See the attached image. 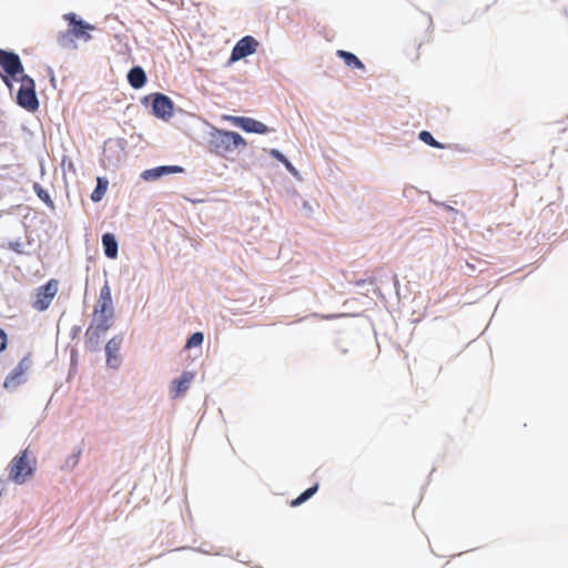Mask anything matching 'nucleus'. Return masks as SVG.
I'll use <instances>...</instances> for the list:
<instances>
[{
	"label": "nucleus",
	"instance_id": "nucleus-1",
	"mask_svg": "<svg viewBox=\"0 0 568 568\" xmlns=\"http://www.w3.org/2000/svg\"><path fill=\"white\" fill-rule=\"evenodd\" d=\"M63 20L69 22L70 29L60 32L57 37V41L61 48L75 49V40H83L85 42L91 40L89 31L95 30V26L88 23L78 18L73 12L64 13Z\"/></svg>",
	"mask_w": 568,
	"mask_h": 568
},
{
	"label": "nucleus",
	"instance_id": "nucleus-2",
	"mask_svg": "<svg viewBox=\"0 0 568 568\" xmlns=\"http://www.w3.org/2000/svg\"><path fill=\"white\" fill-rule=\"evenodd\" d=\"M114 315L111 287L108 282L100 290L98 302L94 306L93 323L95 331L105 333L111 327Z\"/></svg>",
	"mask_w": 568,
	"mask_h": 568
},
{
	"label": "nucleus",
	"instance_id": "nucleus-3",
	"mask_svg": "<svg viewBox=\"0 0 568 568\" xmlns=\"http://www.w3.org/2000/svg\"><path fill=\"white\" fill-rule=\"evenodd\" d=\"M211 146L216 154L229 158L236 150L245 148L246 141L237 132L216 130L212 133Z\"/></svg>",
	"mask_w": 568,
	"mask_h": 568
},
{
	"label": "nucleus",
	"instance_id": "nucleus-4",
	"mask_svg": "<svg viewBox=\"0 0 568 568\" xmlns=\"http://www.w3.org/2000/svg\"><path fill=\"white\" fill-rule=\"evenodd\" d=\"M36 464V458L31 456L29 449L22 450L8 466L9 479L18 485L24 484L33 475Z\"/></svg>",
	"mask_w": 568,
	"mask_h": 568
},
{
	"label": "nucleus",
	"instance_id": "nucleus-5",
	"mask_svg": "<svg viewBox=\"0 0 568 568\" xmlns=\"http://www.w3.org/2000/svg\"><path fill=\"white\" fill-rule=\"evenodd\" d=\"M0 67L3 70V73L0 72L1 79L11 89L12 79L17 80V77L23 72L19 55L0 49Z\"/></svg>",
	"mask_w": 568,
	"mask_h": 568
},
{
	"label": "nucleus",
	"instance_id": "nucleus-6",
	"mask_svg": "<svg viewBox=\"0 0 568 568\" xmlns=\"http://www.w3.org/2000/svg\"><path fill=\"white\" fill-rule=\"evenodd\" d=\"M20 89L18 91V104L29 111H36L39 108V101L36 94V84L29 75L22 74L20 78Z\"/></svg>",
	"mask_w": 568,
	"mask_h": 568
},
{
	"label": "nucleus",
	"instance_id": "nucleus-7",
	"mask_svg": "<svg viewBox=\"0 0 568 568\" xmlns=\"http://www.w3.org/2000/svg\"><path fill=\"white\" fill-rule=\"evenodd\" d=\"M58 288H59L58 280H54V278L49 280L44 285L37 288L36 298L32 303V306L37 311H40V312L45 311L50 306L54 296L57 295Z\"/></svg>",
	"mask_w": 568,
	"mask_h": 568
},
{
	"label": "nucleus",
	"instance_id": "nucleus-8",
	"mask_svg": "<svg viewBox=\"0 0 568 568\" xmlns=\"http://www.w3.org/2000/svg\"><path fill=\"white\" fill-rule=\"evenodd\" d=\"M32 361L30 355L24 356L4 379V387H16L23 381V375L30 369Z\"/></svg>",
	"mask_w": 568,
	"mask_h": 568
},
{
	"label": "nucleus",
	"instance_id": "nucleus-9",
	"mask_svg": "<svg viewBox=\"0 0 568 568\" xmlns=\"http://www.w3.org/2000/svg\"><path fill=\"white\" fill-rule=\"evenodd\" d=\"M152 110L155 116L169 119L173 115V102L169 97L155 93L152 95Z\"/></svg>",
	"mask_w": 568,
	"mask_h": 568
},
{
	"label": "nucleus",
	"instance_id": "nucleus-10",
	"mask_svg": "<svg viewBox=\"0 0 568 568\" xmlns=\"http://www.w3.org/2000/svg\"><path fill=\"white\" fill-rule=\"evenodd\" d=\"M257 47L258 42L253 37L246 36L237 41V43L234 45L231 53V60L237 61L250 54H253Z\"/></svg>",
	"mask_w": 568,
	"mask_h": 568
},
{
	"label": "nucleus",
	"instance_id": "nucleus-11",
	"mask_svg": "<svg viewBox=\"0 0 568 568\" xmlns=\"http://www.w3.org/2000/svg\"><path fill=\"white\" fill-rule=\"evenodd\" d=\"M225 119H227L234 125L240 126L245 132H252V133H258V134H264V133L268 132V128L264 123H262L257 120H254L252 118L229 115V116H225Z\"/></svg>",
	"mask_w": 568,
	"mask_h": 568
},
{
	"label": "nucleus",
	"instance_id": "nucleus-12",
	"mask_svg": "<svg viewBox=\"0 0 568 568\" xmlns=\"http://www.w3.org/2000/svg\"><path fill=\"white\" fill-rule=\"evenodd\" d=\"M195 374L193 372H183L182 375L172 381L170 384V394L172 398H179L182 396L193 382Z\"/></svg>",
	"mask_w": 568,
	"mask_h": 568
},
{
	"label": "nucleus",
	"instance_id": "nucleus-13",
	"mask_svg": "<svg viewBox=\"0 0 568 568\" xmlns=\"http://www.w3.org/2000/svg\"><path fill=\"white\" fill-rule=\"evenodd\" d=\"M128 80L131 87H133L134 89H140L144 85L146 81V75L142 68L134 67L130 70L128 74Z\"/></svg>",
	"mask_w": 568,
	"mask_h": 568
},
{
	"label": "nucleus",
	"instance_id": "nucleus-14",
	"mask_svg": "<svg viewBox=\"0 0 568 568\" xmlns=\"http://www.w3.org/2000/svg\"><path fill=\"white\" fill-rule=\"evenodd\" d=\"M102 244L104 247V253L109 258H115L118 256V242L113 234H103Z\"/></svg>",
	"mask_w": 568,
	"mask_h": 568
},
{
	"label": "nucleus",
	"instance_id": "nucleus-15",
	"mask_svg": "<svg viewBox=\"0 0 568 568\" xmlns=\"http://www.w3.org/2000/svg\"><path fill=\"white\" fill-rule=\"evenodd\" d=\"M336 54L352 69H364L363 62L352 52L337 50Z\"/></svg>",
	"mask_w": 568,
	"mask_h": 568
},
{
	"label": "nucleus",
	"instance_id": "nucleus-16",
	"mask_svg": "<svg viewBox=\"0 0 568 568\" xmlns=\"http://www.w3.org/2000/svg\"><path fill=\"white\" fill-rule=\"evenodd\" d=\"M109 182L104 178H98L97 187L91 193V200L93 202H99L104 196L108 190Z\"/></svg>",
	"mask_w": 568,
	"mask_h": 568
},
{
	"label": "nucleus",
	"instance_id": "nucleus-17",
	"mask_svg": "<svg viewBox=\"0 0 568 568\" xmlns=\"http://www.w3.org/2000/svg\"><path fill=\"white\" fill-rule=\"evenodd\" d=\"M121 341L116 338H111L106 345H105V352L108 355V364L111 366H115V364L112 363V358L116 361V353L120 348Z\"/></svg>",
	"mask_w": 568,
	"mask_h": 568
},
{
	"label": "nucleus",
	"instance_id": "nucleus-18",
	"mask_svg": "<svg viewBox=\"0 0 568 568\" xmlns=\"http://www.w3.org/2000/svg\"><path fill=\"white\" fill-rule=\"evenodd\" d=\"M268 154L277 161L282 162L291 174L297 175V170L277 149H271Z\"/></svg>",
	"mask_w": 568,
	"mask_h": 568
},
{
	"label": "nucleus",
	"instance_id": "nucleus-19",
	"mask_svg": "<svg viewBox=\"0 0 568 568\" xmlns=\"http://www.w3.org/2000/svg\"><path fill=\"white\" fill-rule=\"evenodd\" d=\"M318 489V484H315L313 487H310L304 493H302L298 497L293 499L291 501L292 507H296L305 503L307 499H310Z\"/></svg>",
	"mask_w": 568,
	"mask_h": 568
},
{
	"label": "nucleus",
	"instance_id": "nucleus-20",
	"mask_svg": "<svg viewBox=\"0 0 568 568\" xmlns=\"http://www.w3.org/2000/svg\"><path fill=\"white\" fill-rule=\"evenodd\" d=\"M33 191L36 192V194L38 195V197L43 202L45 203L49 207L53 209L54 207V203L50 196V194L39 184V183H34L33 184Z\"/></svg>",
	"mask_w": 568,
	"mask_h": 568
},
{
	"label": "nucleus",
	"instance_id": "nucleus-21",
	"mask_svg": "<svg viewBox=\"0 0 568 568\" xmlns=\"http://www.w3.org/2000/svg\"><path fill=\"white\" fill-rule=\"evenodd\" d=\"M419 139H420L424 143H426V144H428V145H430V146H433V148H437V149H443V148H444V145H443L442 143L437 142V141L434 139V136H433L428 131H422V132L419 133Z\"/></svg>",
	"mask_w": 568,
	"mask_h": 568
},
{
	"label": "nucleus",
	"instance_id": "nucleus-22",
	"mask_svg": "<svg viewBox=\"0 0 568 568\" xmlns=\"http://www.w3.org/2000/svg\"><path fill=\"white\" fill-rule=\"evenodd\" d=\"M203 339H204L203 334L201 332H195L186 341L185 348L190 349L192 347L200 346L203 343Z\"/></svg>",
	"mask_w": 568,
	"mask_h": 568
},
{
	"label": "nucleus",
	"instance_id": "nucleus-23",
	"mask_svg": "<svg viewBox=\"0 0 568 568\" xmlns=\"http://www.w3.org/2000/svg\"><path fill=\"white\" fill-rule=\"evenodd\" d=\"M160 176H161V172H160L159 168L145 170L142 173V178L144 180H155V179H159Z\"/></svg>",
	"mask_w": 568,
	"mask_h": 568
},
{
	"label": "nucleus",
	"instance_id": "nucleus-24",
	"mask_svg": "<svg viewBox=\"0 0 568 568\" xmlns=\"http://www.w3.org/2000/svg\"><path fill=\"white\" fill-rule=\"evenodd\" d=\"M158 168L161 172V176L164 174L180 173L183 171V169L181 166H176V165H164V166H158Z\"/></svg>",
	"mask_w": 568,
	"mask_h": 568
},
{
	"label": "nucleus",
	"instance_id": "nucleus-25",
	"mask_svg": "<svg viewBox=\"0 0 568 568\" xmlns=\"http://www.w3.org/2000/svg\"><path fill=\"white\" fill-rule=\"evenodd\" d=\"M7 346V334L3 329L0 328V352H2Z\"/></svg>",
	"mask_w": 568,
	"mask_h": 568
}]
</instances>
